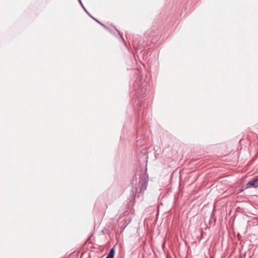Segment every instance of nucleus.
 I'll use <instances>...</instances> for the list:
<instances>
[{"mask_svg": "<svg viewBox=\"0 0 258 258\" xmlns=\"http://www.w3.org/2000/svg\"><path fill=\"white\" fill-rule=\"evenodd\" d=\"M247 185L248 187H258V178L253 180L249 181L247 183Z\"/></svg>", "mask_w": 258, "mask_h": 258, "instance_id": "1", "label": "nucleus"}, {"mask_svg": "<svg viewBox=\"0 0 258 258\" xmlns=\"http://www.w3.org/2000/svg\"><path fill=\"white\" fill-rule=\"evenodd\" d=\"M114 254V248H112L110 250L108 254L107 255V256H106V258H113Z\"/></svg>", "mask_w": 258, "mask_h": 258, "instance_id": "2", "label": "nucleus"}, {"mask_svg": "<svg viewBox=\"0 0 258 258\" xmlns=\"http://www.w3.org/2000/svg\"><path fill=\"white\" fill-rule=\"evenodd\" d=\"M81 0H78V2H79V3H80V5H81Z\"/></svg>", "mask_w": 258, "mask_h": 258, "instance_id": "3", "label": "nucleus"}]
</instances>
